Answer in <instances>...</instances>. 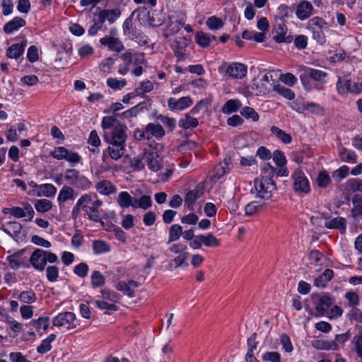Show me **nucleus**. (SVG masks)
Listing matches in <instances>:
<instances>
[{
	"label": "nucleus",
	"instance_id": "nucleus-1",
	"mask_svg": "<svg viewBox=\"0 0 362 362\" xmlns=\"http://www.w3.org/2000/svg\"><path fill=\"white\" fill-rule=\"evenodd\" d=\"M101 126L103 129V139L110 144L106 151L113 160L119 159L124 153L127 127L112 116L104 117Z\"/></svg>",
	"mask_w": 362,
	"mask_h": 362
},
{
	"label": "nucleus",
	"instance_id": "nucleus-2",
	"mask_svg": "<svg viewBox=\"0 0 362 362\" xmlns=\"http://www.w3.org/2000/svg\"><path fill=\"white\" fill-rule=\"evenodd\" d=\"M275 168L268 164L262 169L263 175L260 178L254 180L255 189L257 196L262 199L269 200L272 197V192L276 189L275 182L272 180Z\"/></svg>",
	"mask_w": 362,
	"mask_h": 362
},
{
	"label": "nucleus",
	"instance_id": "nucleus-3",
	"mask_svg": "<svg viewBox=\"0 0 362 362\" xmlns=\"http://www.w3.org/2000/svg\"><path fill=\"white\" fill-rule=\"evenodd\" d=\"M165 136V130L159 124L149 123L144 128H137L134 130V136L136 140H149L153 137L160 139Z\"/></svg>",
	"mask_w": 362,
	"mask_h": 362
},
{
	"label": "nucleus",
	"instance_id": "nucleus-4",
	"mask_svg": "<svg viewBox=\"0 0 362 362\" xmlns=\"http://www.w3.org/2000/svg\"><path fill=\"white\" fill-rule=\"evenodd\" d=\"M64 179L70 185L82 190L88 189L91 186V182L74 168L66 169L64 172Z\"/></svg>",
	"mask_w": 362,
	"mask_h": 362
},
{
	"label": "nucleus",
	"instance_id": "nucleus-5",
	"mask_svg": "<svg viewBox=\"0 0 362 362\" xmlns=\"http://www.w3.org/2000/svg\"><path fill=\"white\" fill-rule=\"evenodd\" d=\"M52 325L57 327H65L67 330L72 329L76 327V315L71 312L61 313L53 318Z\"/></svg>",
	"mask_w": 362,
	"mask_h": 362
},
{
	"label": "nucleus",
	"instance_id": "nucleus-6",
	"mask_svg": "<svg viewBox=\"0 0 362 362\" xmlns=\"http://www.w3.org/2000/svg\"><path fill=\"white\" fill-rule=\"evenodd\" d=\"M293 180V189L296 192L300 194H308L309 193L310 183L304 173L298 169L292 175Z\"/></svg>",
	"mask_w": 362,
	"mask_h": 362
},
{
	"label": "nucleus",
	"instance_id": "nucleus-7",
	"mask_svg": "<svg viewBox=\"0 0 362 362\" xmlns=\"http://www.w3.org/2000/svg\"><path fill=\"white\" fill-rule=\"evenodd\" d=\"M143 159L146 163L148 168L152 171L157 172L162 166L163 158L154 150L145 151Z\"/></svg>",
	"mask_w": 362,
	"mask_h": 362
},
{
	"label": "nucleus",
	"instance_id": "nucleus-8",
	"mask_svg": "<svg viewBox=\"0 0 362 362\" xmlns=\"http://www.w3.org/2000/svg\"><path fill=\"white\" fill-rule=\"evenodd\" d=\"M287 28L282 20L276 23L273 28V39L277 43L286 42L290 43L293 40V37L290 35H286Z\"/></svg>",
	"mask_w": 362,
	"mask_h": 362
},
{
	"label": "nucleus",
	"instance_id": "nucleus-9",
	"mask_svg": "<svg viewBox=\"0 0 362 362\" xmlns=\"http://www.w3.org/2000/svg\"><path fill=\"white\" fill-rule=\"evenodd\" d=\"M318 297L315 303V311L317 316H323L328 311L329 308L334 303L333 298L329 293H323Z\"/></svg>",
	"mask_w": 362,
	"mask_h": 362
},
{
	"label": "nucleus",
	"instance_id": "nucleus-10",
	"mask_svg": "<svg viewBox=\"0 0 362 362\" xmlns=\"http://www.w3.org/2000/svg\"><path fill=\"white\" fill-rule=\"evenodd\" d=\"M305 76H300V80L303 83L304 86H306L307 79L305 76L311 78L313 80L324 83L326 82V78L327 77V74L323 71L312 69V68H306L305 70Z\"/></svg>",
	"mask_w": 362,
	"mask_h": 362
},
{
	"label": "nucleus",
	"instance_id": "nucleus-11",
	"mask_svg": "<svg viewBox=\"0 0 362 362\" xmlns=\"http://www.w3.org/2000/svg\"><path fill=\"white\" fill-rule=\"evenodd\" d=\"M46 251L41 249H35L30 257L32 266L38 271H42L46 266Z\"/></svg>",
	"mask_w": 362,
	"mask_h": 362
},
{
	"label": "nucleus",
	"instance_id": "nucleus-12",
	"mask_svg": "<svg viewBox=\"0 0 362 362\" xmlns=\"http://www.w3.org/2000/svg\"><path fill=\"white\" fill-rule=\"evenodd\" d=\"M187 45V40L185 37H178L172 42L171 47L174 51L175 56L177 58L178 61L185 59V50Z\"/></svg>",
	"mask_w": 362,
	"mask_h": 362
},
{
	"label": "nucleus",
	"instance_id": "nucleus-13",
	"mask_svg": "<svg viewBox=\"0 0 362 362\" xmlns=\"http://www.w3.org/2000/svg\"><path fill=\"white\" fill-rule=\"evenodd\" d=\"M226 73L233 78H243L247 74V66L239 62L230 64L226 69Z\"/></svg>",
	"mask_w": 362,
	"mask_h": 362
},
{
	"label": "nucleus",
	"instance_id": "nucleus-14",
	"mask_svg": "<svg viewBox=\"0 0 362 362\" xmlns=\"http://www.w3.org/2000/svg\"><path fill=\"white\" fill-rule=\"evenodd\" d=\"M168 105L172 110H183L192 105V100L189 96L182 97L178 100L170 98L168 100Z\"/></svg>",
	"mask_w": 362,
	"mask_h": 362
},
{
	"label": "nucleus",
	"instance_id": "nucleus-15",
	"mask_svg": "<svg viewBox=\"0 0 362 362\" xmlns=\"http://www.w3.org/2000/svg\"><path fill=\"white\" fill-rule=\"evenodd\" d=\"M121 11L119 8L100 10L98 14V18L103 24L107 21L110 24L115 23L120 16Z\"/></svg>",
	"mask_w": 362,
	"mask_h": 362
},
{
	"label": "nucleus",
	"instance_id": "nucleus-16",
	"mask_svg": "<svg viewBox=\"0 0 362 362\" xmlns=\"http://www.w3.org/2000/svg\"><path fill=\"white\" fill-rule=\"evenodd\" d=\"M23 250H21L6 257L8 266L11 269L16 270L21 267H28V262L23 257Z\"/></svg>",
	"mask_w": 362,
	"mask_h": 362
},
{
	"label": "nucleus",
	"instance_id": "nucleus-17",
	"mask_svg": "<svg viewBox=\"0 0 362 362\" xmlns=\"http://www.w3.org/2000/svg\"><path fill=\"white\" fill-rule=\"evenodd\" d=\"M101 45L108 47L109 49L116 52H120L124 49L122 42L119 38L112 36L105 37L100 40Z\"/></svg>",
	"mask_w": 362,
	"mask_h": 362
},
{
	"label": "nucleus",
	"instance_id": "nucleus-18",
	"mask_svg": "<svg viewBox=\"0 0 362 362\" xmlns=\"http://www.w3.org/2000/svg\"><path fill=\"white\" fill-rule=\"evenodd\" d=\"M313 6L310 2L308 1H302L299 3L296 8V16L301 20L308 19L312 14Z\"/></svg>",
	"mask_w": 362,
	"mask_h": 362
},
{
	"label": "nucleus",
	"instance_id": "nucleus-19",
	"mask_svg": "<svg viewBox=\"0 0 362 362\" xmlns=\"http://www.w3.org/2000/svg\"><path fill=\"white\" fill-rule=\"evenodd\" d=\"M324 226L329 229L339 230L341 233H344L346 230V220L343 217L338 216L325 221Z\"/></svg>",
	"mask_w": 362,
	"mask_h": 362
},
{
	"label": "nucleus",
	"instance_id": "nucleus-20",
	"mask_svg": "<svg viewBox=\"0 0 362 362\" xmlns=\"http://www.w3.org/2000/svg\"><path fill=\"white\" fill-rule=\"evenodd\" d=\"M25 24L26 22L23 18L21 17H15L4 25L3 30L6 34H11L19 30L21 28L25 26Z\"/></svg>",
	"mask_w": 362,
	"mask_h": 362
},
{
	"label": "nucleus",
	"instance_id": "nucleus-21",
	"mask_svg": "<svg viewBox=\"0 0 362 362\" xmlns=\"http://www.w3.org/2000/svg\"><path fill=\"white\" fill-rule=\"evenodd\" d=\"M27 45L26 40L22 42L21 44L16 43L7 49L6 55L9 58L18 59L24 52V49Z\"/></svg>",
	"mask_w": 362,
	"mask_h": 362
},
{
	"label": "nucleus",
	"instance_id": "nucleus-22",
	"mask_svg": "<svg viewBox=\"0 0 362 362\" xmlns=\"http://www.w3.org/2000/svg\"><path fill=\"white\" fill-rule=\"evenodd\" d=\"M103 202L100 199L92 202L90 206L88 207L85 211L88 218L93 221L98 222L100 221V213L98 209L101 206Z\"/></svg>",
	"mask_w": 362,
	"mask_h": 362
},
{
	"label": "nucleus",
	"instance_id": "nucleus-23",
	"mask_svg": "<svg viewBox=\"0 0 362 362\" xmlns=\"http://www.w3.org/2000/svg\"><path fill=\"white\" fill-rule=\"evenodd\" d=\"M195 42L202 47H208L211 42L216 41V36L205 33L202 31L197 32L194 37Z\"/></svg>",
	"mask_w": 362,
	"mask_h": 362
},
{
	"label": "nucleus",
	"instance_id": "nucleus-24",
	"mask_svg": "<svg viewBox=\"0 0 362 362\" xmlns=\"http://www.w3.org/2000/svg\"><path fill=\"white\" fill-rule=\"evenodd\" d=\"M96 190L102 194L110 195L116 192L117 188L112 183L108 180H102L95 185Z\"/></svg>",
	"mask_w": 362,
	"mask_h": 362
},
{
	"label": "nucleus",
	"instance_id": "nucleus-25",
	"mask_svg": "<svg viewBox=\"0 0 362 362\" xmlns=\"http://www.w3.org/2000/svg\"><path fill=\"white\" fill-rule=\"evenodd\" d=\"M273 81L272 74H266L262 76L259 80V83L257 84V88H259V93L266 94L269 93L273 87Z\"/></svg>",
	"mask_w": 362,
	"mask_h": 362
},
{
	"label": "nucleus",
	"instance_id": "nucleus-26",
	"mask_svg": "<svg viewBox=\"0 0 362 362\" xmlns=\"http://www.w3.org/2000/svg\"><path fill=\"white\" fill-rule=\"evenodd\" d=\"M242 106L240 101L238 99H230L225 103L221 111L223 113L229 115L238 111Z\"/></svg>",
	"mask_w": 362,
	"mask_h": 362
},
{
	"label": "nucleus",
	"instance_id": "nucleus-27",
	"mask_svg": "<svg viewBox=\"0 0 362 362\" xmlns=\"http://www.w3.org/2000/svg\"><path fill=\"white\" fill-rule=\"evenodd\" d=\"M312 346L319 350H336L337 344L335 341L323 339H317L312 341Z\"/></svg>",
	"mask_w": 362,
	"mask_h": 362
},
{
	"label": "nucleus",
	"instance_id": "nucleus-28",
	"mask_svg": "<svg viewBox=\"0 0 362 362\" xmlns=\"http://www.w3.org/2000/svg\"><path fill=\"white\" fill-rule=\"evenodd\" d=\"M337 89L340 95H346L351 92V80L339 78L337 82Z\"/></svg>",
	"mask_w": 362,
	"mask_h": 362
},
{
	"label": "nucleus",
	"instance_id": "nucleus-29",
	"mask_svg": "<svg viewBox=\"0 0 362 362\" xmlns=\"http://www.w3.org/2000/svg\"><path fill=\"white\" fill-rule=\"evenodd\" d=\"M351 344L353 345L352 351L356 354L358 358H362V328L354 335Z\"/></svg>",
	"mask_w": 362,
	"mask_h": 362
},
{
	"label": "nucleus",
	"instance_id": "nucleus-30",
	"mask_svg": "<svg viewBox=\"0 0 362 362\" xmlns=\"http://www.w3.org/2000/svg\"><path fill=\"white\" fill-rule=\"evenodd\" d=\"M74 199V189L67 185L63 186L62 189L60 190L57 200L59 202H65L69 199Z\"/></svg>",
	"mask_w": 362,
	"mask_h": 362
},
{
	"label": "nucleus",
	"instance_id": "nucleus-31",
	"mask_svg": "<svg viewBox=\"0 0 362 362\" xmlns=\"http://www.w3.org/2000/svg\"><path fill=\"white\" fill-rule=\"evenodd\" d=\"M201 194L202 192L199 190H191L186 194L185 202L189 209L194 210V204Z\"/></svg>",
	"mask_w": 362,
	"mask_h": 362
},
{
	"label": "nucleus",
	"instance_id": "nucleus-32",
	"mask_svg": "<svg viewBox=\"0 0 362 362\" xmlns=\"http://www.w3.org/2000/svg\"><path fill=\"white\" fill-rule=\"evenodd\" d=\"M198 124V120L194 117H190L188 114H186L178 122L179 127L184 129L196 127Z\"/></svg>",
	"mask_w": 362,
	"mask_h": 362
},
{
	"label": "nucleus",
	"instance_id": "nucleus-33",
	"mask_svg": "<svg viewBox=\"0 0 362 362\" xmlns=\"http://www.w3.org/2000/svg\"><path fill=\"white\" fill-rule=\"evenodd\" d=\"M271 132L280 141L286 144H290L292 141L291 136L289 134L286 133L282 129H279L278 127L272 126L271 127Z\"/></svg>",
	"mask_w": 362,
	"mask_h": 362
},
{
	"label": "nucleus",
	"instance_id": "nucleus-34",
	"mask_svg": "<svg viewBox=\"0 0 362 362\" xmlns=\"http://www.w3.org/2000/svg\"><path fill=\"white\" fill-rule=\"evenodd\" d=\"M8 228L2 227L1 229L11 237L18 236L21 233L22 226L20 223L13 221L8 223Z\"/></svg>",
	"mask_w": 362,
	"mask_h": 362
},
{
	"label": "nucleus",
	"instance_id": "nucleus-35",
	"mask_svg": "<svg viewBox=\"0 0 362 362\" xmlns=\"http://www.w3.org/2000/svg\"><path fill=\"white\" fill-rule=\"evenodd\" d=\"M131 200L132 196L127 192L122 191L119 193L117 202L121 208L127 209L132 204Z\"/></svg>",
	"mask_w": 362,
	"mask_h": 362
},
{
	"label": "nucleus",
	"instance_id": "nucleus-36",
	"mask_svg": "<svg viewBox=\"0 0 362 362\" xmlns=\"http://www.w3.org/2000/svg\"><path fill=\"white\" fill-rule=\"evenodd\" d=\"M35 208L40 213H46L49 211L52 206V202L48 199H37L35 202Z\"/></svg>",
	"mask_w": 362,
	"mask_h": 362
},
{
	"label": "nucleus",
	"instance_id": "nucleus-37",
	"mask_svg": "<svg viewBox=\"0 0 362 362\" xmlns=\"http://www.w3.org/2000/svg\"><path fill=\"white\" fill-rule=\"evenodd\" d=\"M344 298L348 301V305L352 308L353 310L356 308L357 305H359V296L356 291H347L344 295Z\"/></svg>",
	"mask_w": 362,
	"mask_h": 362
},
{
	"label": "nucleus",
	"instance_id": "nucleus-38",
	"mask_svg": "<svg viewBox=\"0 0 362 362\" xmlns=\"http://www.w3.org/2000/svg\"><path fill=\"white\" fill-rule=\"evenodd\" d=\"M40 193L38 196L43 195L47 197H53L57 192V188L52 184H43L38 187Z\"/></svg>",
	"mask_w": 362,
	"mask_h": 362
},
{
	"label": "nucleus",
	"instance_id": "nucleus-39",
	"mask_svg": "<svg viewBox=\"0 0 362 362\" xmlns=\"http://www.w3.org/2000/svg\"><path fill=\"white\" fill-rule=\"evenodd\" d=\"M231 164V160L230 158H225L223 160V163H220L215 168L216 175L215 176L218 178H220L223 175H224L227 172L229 171L230 167Z\"/></svg>",
	"mask_w": 362,
	"mask_h": 362
},
{
	"label": "nucleus",
	"instance_id": "nucleus-40",
	"mask_svg": "<svg viewBox=\"0 0 362 362\" xmlns=\"http://www.w3.org/2000/svg\"><path fill=\"white\" fill-rule=\"evenodd\" d=\"M340 158L342 161L348 162V163H356L357 159V156L354 151L347 149L342 148L339 153Z\"/></svg>",
	"mask_w": 362,
	"mask_h": 362
},
{
	"label": "nucleus",
	"instance_id": "nucleus-41",
	"mask_svg": "<svg viewBox=\"0 0 362 362\" xmlns=\"http://www.w3.org/2000/svg\"><path fill=\"white\" fill-rule=\"evenodd\" d=\"M182 233V228L179 224H173L171 226L169 231V239L168 244L177 240Z\"/></svg>",
	"mask_w": 362,
	"mask_h": 362
},
{
	"label": "nucleus",
	"instance_id": "nucleus-42",
	"mask_svg": "<svg viewBox=\"0 0 362 362\" xmlns=\"http://www.w3.org/2000/svg\"><path fill=\"white\" fill-rule=\"evenodd\" d=\"M93 250L95 254H102L110 250L109 245L103 240H94L93 243Z\"/></svg>",
	"mask_w": 362,
	"mask_h": 362
},
{
	"label": "nucleus",
	"instance_id": "nucleus-43",
	"mask_svg": "<svg viewBox=\"0 0 362 362\" xmlns=\"http://www.w3.org/2000/svg\"><path fill=\"white\" fill-rule=\"evenodd\" d=\"M105 283V278L99 271H93L91 274V286L93 288L103 286Z\"/></svg>",
	"mask_w": 362,
	"mask_h": 362
},
{
	"label": "nucleus",
	"instance_id": "nucleus-44",
	"mask_svg": "<svg viewBox=\"0 0 362 362\" xmlns=\"http://www.w3.org/2000/svg\"><path fill=\"white\" fill-rule=\"evenodd\" d=\"M29 325L33 326L36 329H39L42 326L43 330L47 332L49 327V317H40L37 320H32Z\"/></svg>",
	"mask_w": 362,
	"mask_h": 362
},
{
	"label": "nucleus",
	"instance_id": "nucleus-45",
	"mask_svg": "<svg viewBox=\"0 0 362 362\" xmlns=\"http://www.w3.org/2000/svg\"><path fill=\"white\" fill-rule=\"evenodd\" d=\"M264 203L254 201L247 204L245 207V214L247 216H252L258 212L264 206Z\"/></svg>",
	"mask_w": 362,
	"mask_h": 362
},
{
	"label": "nucleus",
	"instance_id": "nucleus-46",
	"mask_svg": "<svg viewBox=\"0 0 362 362\" xmlns=\"http://www.w3.org/2000/svg\"><path fill=\"white\" fill-rule=\"evenodd\" d=\"M202 243L206 247H218L220 245L219 240L212 234L208 233L206 235H200Z\"/></svg>",
	"mask_w": 362,
	"mask_h": 362
},
{
	"label": "nucleus",
	"instance_id": "nucleus-47",
	"mask_svg": "<svg viewBox=\"0 0 362 362\" xmlns=\"http://www.w3.org/2000/svg\"><path fill=\"white\" fill-rule=\"evenodd\" d=\"M18 299L23 303H33L36 299V295L32 290L25 291L20 293Z\"/></svg>",
	"mask_w": 362,
	"mask_h": 362
},
{
	"label": "nucleus",
	"instance_id": "nucleus-48",
	"mask_svg": "<svg viewBox=\"0 0 362 362\" xmlns=\"http://www.w3.org/2000/svg\"><path fill=\"white\" fill-rule=\"evenodd\" d=\"M240 115L246 119H251L253 122H257L259 119L258 113L250 107H244L240 110Z\"/></svg>",
	"mask_w": 362,
	"mask_h": 362
},
{
	"label": "nucleus",
	"instance_id": "nucleus-49",
	"mask_svg": "<svg viewBox=\"0 0 362 362\" xmlns=\"http://www.w3.org/2000/svg\"><path fill=\"white\" fill-rule=\"evenodd\" d=\"M274 89L281 95L288 100H293L295 98V93L290 88L283 86L278 85L274 87Z\"/></svg>",
	"mask_w": 362,
	"mask_h": 362
},
{
	"label": "nucleus",
	"instance_id": "nucleus-50",
	"mask_svg": "<svg viewBox=\"0 0 362 362\" xmlns=\"http://www.w3.org/2000/svg\"><path fill=\"white\" fill-rule=\"evenodd\" d=\"M311 32L313 33V37L320 45L325 43V36L322 31V28L320 27H311Z\"/></svg>",
	"mask_w": 362,
	"mask_h": 362
},
{
	"label": "nucleus",
	"instance_id": "nucleus-51",
	"mask_svg": "<svg viewBox=\"0 0 362 362\" xmlns=\"http://www.w3.org/2000/svg\"><path fill=\"white\" fill-rule=\"evenodd\" d=\"M107 85L113 90H120L127 85V81L125 79L110 78L107 80Z\"/></svg>",
	"mask_w": 362,
	"mask_h": 362
},
{
	"label": "nucleus",
	"instance_id": "nucleus-52",
	"mask_svg": "<svg viewBox=\"0 0 362 362\" xmlns=\"http://www.w3.org/2000/svg\"><path fill=\"white\" fill-rule=\"evenodd\" d=\"M188 256L187 252L182 253L176 257H175L173 260H171L169 263V269H176L180 267L187 259Z\"/></svg>",
	"mask_w": 362,
	"mask_h": 362
},
{
	"label": "nucleus",
	"instance_id": "nucleus-53",
	"mask_svg": "<svg viewBox=\"0 0 362 362\" xmlns=\"http://www.w3.org/2000/svg\"><path fill=\"white\" fill-rule=\"evenodd\" d=\"M305 110L315 115H322L324 112V108L322 106L313 102L305 103Z\"/></svg>",
	"mask_w": 362,
	"mask_h": 362
},
{
	"label": "nucleus",
	"instance_id": "nucleus-54",
	"mask_svg": "<svg viewBox=\"0 0 362 362\" xmlns=\"http://www.w3.org/2000/svg\"><path fill=\"white\" fill-rule=\"evenodd\" d=\"M206 24L211 30H218L223 25V21L216 16L209 18L206 21Z\"/></svg>",
	"mask_w": 362,
	"mask_h": 362
},
{
	"label": "nucleus",
	"instance_id": "nucleus-55",
	"mask_svg": "<svg viewBox=\"0 0 362 362\" xmlns=\"http://www.w3.org/2000/svg\"><path fill=\"white\" fill-rule=\"evenodd\" d=\"M275 164L278 167H283L286 163V159L284 153L279 150H276L272 155Z\"/></svg>",
	"mask_w": 362,
	"mask_h": 362
},
{
	"label": "nucleus",
	"instance_id": "nucleus-56",
	"mask_svg": "<svg viewBox=\"0 0 362 362\" xmlns=\"http://www.w3.org/2000/svg\"><path fill=\"white\" fill-rule=\"evenodd\" d=\"M331 182L329 175L325 172H320L317 177V184L320 187H327Z\"/></svg>",
	"mask_w": 362,
	"mask_h": 362
},
{
	"label": "nucleus",
	"instance_id": "nucleus-57",
	"mask_svg": "<svg viewBox=\"0 0 362 362\" xmlns=\"http://www.w3.org/2000/svg\"><path fill=\"white\" fill-rule=\"evenodd\" d=\"M46 276L50 282H54L59 277V269L56 266H49L46 269Z\"/></svg>",
	"mask_w": 362,
	"mask_h": 362
},
{
	"label": "nucleus",
	"instance_id": "nucleus-58",
	"mask_svg": "<svg viewBox=\"0 0 362 362\" xmlns=\"http://www.w3.org/2000/svg\"><path fill=\"white\" fill-rule=\"evenodd\" d=\"M89 267L85 262H81L75 266L74 272L79 277L84 278L87 276Z\"/></svg>",
	"mask_w": 362,
	"mask_h": 362
},
{
	"label": "nucleus",
	"instance_id": "nucleus-59",
	"mask_svg": "<svg viewBox=\"0 0 362 362\" xmlns=\"http://www.w3.org/2000/svg\"><path fill=\"white\" fill-rule=\"evenodd\" d=\"M92 197L90 194H85L82 195L77 201L76 205L81 207V209L85 211L90 204H92Z\"/></svg>",
	"mask_w": 362,
	"mask_h": 362
},
{
	"label": "nucleus",
	"instance_id": "nucleus-60",
	"mask_svg": "<svg viewBox=\"0 0 362 362\" xmlns=\"http://www.w3.org/2000/svg\"><path fill=\"white\" fill-rule=\"evenodd\" d=\"M116 288L118 291H122L124 294L129 296V297L134 296V289L129 288V285L125 281H119L116 285Z\"/></svg>",
	"mask_w": 362,
	"mask_h": 362
},
{
	"label": "nucleus",
	"instance_id": "nucleus-61",
	"mask_svg": "<svg viewBox=\"0 0 362 362\" xmlns=\"http://www.w3.org/2000/svg\"><path fill=\"white\" fill-rule=\"evenodd\" d=\"M347 186L349 189L354 192H362V180L359 179H350L347 182Z\"/></svg>",
	"mask_w": 362,
	"mask_h": 362
},
{
	"label": "nucleus",
	"instance_id": "nucleus-62",
	"mask_svg": "<svg viewBox=\"0 0 362 362\" xmlns=\"http://www.w3.org/2000/svg\"><path fill=\"white\" fill-rule=\"evenodd\" d=\"M349 168L348 166L343 165L333 173L332 177L337 180V181H340L341 180L346 177V175L349 173Z\"/></svg>",
	"mask_w": 362,
	"mask_h": 362
},
{
	"label": "nucleus",
	"instance_id": "nucleus-63",
	"mask_svg": "<svg viewBox=\"0 0 362 362\" xmlns=\"http://www.w3.org/2000/svg\"><path fill=\"white\" fill-rule=\"evenodd\" d=\"M122 226L126 229L129 230L134 226V217L132 214H126L122 216Z\"/></svg>",
	"mask_w": 362,
	"mask_h": 362
},
{
	"label": "nucleus",
	"instance_id": "nucleus-64",
	"mask_svg": "<svg viewBox=\"0 0 362 362\" xmlns=\"http://www.w3.org/2000/svg\"><path fill=\"white\" fill-rule=\"evenodd\" d=\"M262 359L270 362H280L281 356L276 351L266 352L262 356Z\"/></svg>",
	"mask_w": 362,
	"mask_h": 362
}]
</instances>
